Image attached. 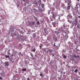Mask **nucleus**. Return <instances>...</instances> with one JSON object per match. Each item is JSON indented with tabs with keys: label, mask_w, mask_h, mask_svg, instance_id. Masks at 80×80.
<instances>
[{
	"label": "nucleus",
	"mask_w": 80,
	"mask_h": 80,
	"mask_svg": "<svg viewBox=\"0 0 80 80\" xmlns=\"http://www.w3.org/2000/svg\"><path fill=\"white\" fill-rule=\"evenodd\" d=\"M77 23H78V18L76 16L75 20L72 22V24L73 26L74 25L76 26L77 25Z\"/></svg>",
	"instance_id": "obj_1"
},
{
	"label": "nucleus",
	"mask_w": 80,
	"mask_h": 80,
	"mask_svg": "<svg viewBox=\"0 0 80 80\" xmlns=\"http://www.w3.org/2000/svg\"><path fill=\"white\" fill-rule=\"evenodd\" d=\"M54 33L56 34L57 35H59V34H60V31L59 30H58L55 31H54Z\"/></svg>",
	"instance_id": "obj_2"
},
{
	"label": "nucleus",
	"mask_w": 80,
	"mask_h": 80,
	"mask_svg": "<svg viewBox=\"0 0 80 80\" xmlns=\"http://www.w3.org/2000/svg\"><path fill=\"white\" fill-rule=\"evenodd\" d=\"M38 7L39 8L38 9V12H40V13H42L43 10L42 9V8H41L40 7H39V6H38Z\"/></svg>",
	"instance_id": "obj_3"
},
{
	"label": "nucleus",
	"mask_w": 80,
	"mask_h": 80,
	"mask_svg": "<svg viewBox=\"0 0 80 80\" xmlns=\"http://www.w3.org/2000/svg\"><path fill=\"white\" fill-rule=\"evenodd\" d=\"M9 66V63L8 62L6 61L4 62V66H7V67H8Z\"/></svg>",
	"instance_id": "obj_4"
},
{
	"label": "nucleus",
	"mask_w": 80,
	"mask_h": 80,
	"mask_svg": "<svg viewBox=\"0 0 80 80\" xmlns=\"http://www.w3.org/2000/svg\"><path fill=\"white\" fill-rule=\"evenodd\" d=\"M38 3L39 6H41V5H42V1L41 0H39L38 1Z\"/></svg>",
	"instance_id": "obj_5"
},
{
	"label": "nucleus",
	"mask_w": 80,
	"mask_h": 80,
	"mask_svg": "<svg viewBox=\"0 0 80 80\" xmlns=\"http://www.w3.org/2000/svg\"><path fill=\"white\" fill-rule=\"evenodd\" d=\"M55 17H56V16L54 14H52V18L54 19V20H55Z\"/></svg>",
	"instance_id": "obj_6"
},
{
	"label": "nucleus",
	"mask_w": 80,
	"mask_h": 80,
	"mask_svg": "<svg viewBox=\"0 0 80 80\" xmlns=\"http://www.w3.org/2000/svg\"><path fill=\"white\" fill-rule=\"evenodd\" d=\"M35 22H32L30 23V25H35Z\"/></svg>",
	"instance_id": "obj_7"
},
{
	"label": "nucleus",
	"mask_w": 80,
	"mask_h": 80,
	"mask_svg": "<svg viewBox=\"0 0 80 80\" xmlns=\"http://www.w3.org/2000/svg\"><path fill=\"white\" fill-rule=\"evenodd\" d=\"M32 51L33 52H35V51H36V49L34 48H33L32 49Z\"/></svg>",
	"instance_id": "obj_8"
},
{
	"label": "nucleus",
	"mask_w": 80,
	"mask_h": 80,
	"mask_svg": "<svg viewBox=\"0 0 80 80\" xmlns=\"http://www.w3.org/2000/svg\"><path fill=\"white\" fill-rule=\"evenodd\" d=\"M33 38H35L37 37V36H36V33H34L33 34Z\"/></svg>",
	"instance_id": "obj_9"
},
{
	"label": "nucleus",
	"mask_w": 80,
	"mask_h": 80,
	"mask_svg": "<svg viewBox=\"0 0 80 80\" xmlns=\"http://www.w3.org/2000/svg\"><path fill=\"white\" fill-rule=\"evenodd\" d=\"M62 33H64L65 34H66V33H67V32H66V30H62Z\"/></svg>",
	"instance_id": "obj_10"
},
{
	"label": "nucleus",
	"mask_w": 80,
	"mask_h": 80,
	"mask_svg": "<svg viewBox=\"0 0 80 80\" xmlns=\"http://www.w3.org/2000/svg\"><path fill=\"white\" fill-rule=\"evenodd\" d=\"M73 58H79V56L78 55L76 56L75 55H73Z\"/></svg>",
	"instance_id": "obj_11"
},
{
	"label": "nucleus",
	"mask_w": 80,
	"mask_h": 80,
	"mask_svg": "<svg viewBox=\"0 0 80 80\" xmlns=\"http://www.w3.org/2000/svg\"><path fill=\"white\" fill-rule=\"evenodd\" d=\"M42 50L43 52H45L47 51V49L46 48H42Z\"/></svg>",
	"instance_id": "obj_12"
},
{
	"label": "nucleus",
	"mask_w": 80,
	"mask_h": 80,
	"mask_svg": "<svg viewBox=\"0 0 80 80\" xmlns=\"http://www.w3.org/2000/svg\"><path fill=\"white\" fill-rule=\"evenodd\" d=\"M33 17H34V20H35L36 22H38V18H37L35 17V16H34Z\"/></svg>",
	"instance_id": "obj_13"
},
{
	"label": "nucleus",
	"mask_w": 80,
	"mask_h": 80,
	"mask_svg": "<svg viewBox=\"0 0 80 80\" xmlns=\"http://www.w3.org/2000/svg\"><path fill=\"white\" fill-rule=\"evenodd\" d=\"M34 4L38 6V2L37 1H35L34 2Z\"/></svg>",
	"instance_id": "obj_14"
},
{
	"label": "nucleus",
	"mask_w": 80,
	"mask_h": 80,
	"mask_svg": "<svg viewBox=\"0 0 80 80\" xmlns=\"http://www.w3.org/2000/svg\"><path fill=\"white\" fill-rule=\"evenodd\" d=\"M41 7L42 8H45L44 4H42Z\"/></svg>",
	"instance_id": "obj_15"
},
{
	"label": "nucleus",
	"mask_w": 80,
	"mask_h": 80,
	"mask_svg": "<svg viewBox=\"0 0 80 80\" xmlns=\"http://www.w3.org/2000/svg\"><path fill=\"white\" fill-rule=\"evenodd\" d=\"M70 5H69L67 7V9L68 10H70Z\"/></svg>",
	"instance_id": "obj_16"
},
{
	"label": "nucleus",
	"mask_w": 80,
	"mask_h": 80,
	"mask_svg": "<svg viewBox=\"0 0 80 80\" xmlns=\"http://www.w3.org/2000/svg\"><path fill=\"white\" fill-rule=\"evenodd\" d=\"M55 50H58V47L57 46H56V47H54Z\"/></svg>",
	"instance_id": "obj_17"
},
{
	"label": "nucleus",
	"mask_w": 80,
	"mask_h": 80,
	"mask_svg": "<svg viewBox=\"0 0 80 80\" xmlns=\"http://www.w3.org/2000/svg\"><path fill=\"white\" fill-rule=\"evenodd\" d=\"M22 71H27V69H26V68H22Z\"/></svg>",
	"instance_id": "obj_18"
},
{
	"label": "nucleus",
	"mask_w": 80,
	"mask_h": 80,
	"mask_svg": "<svg viewBox=\"0 0 80 80\" xmlns=\"http://www.w3.org/2000/svg\"><path fill=\"white\" fill-rule=\"evenodd\" d=\"M19 55H20V57H22L23 56V54H22V53H21V52H20L19 53Z\"/></svg>",
	"instance_id": "obj_19"
},
{
	"label": "nucleus",
	"mask_w": 80,
	"mask_h": 80,
	"mask_svg": "<svg viewBox=\"0 0 80 80\" xmlns=\"http://www.w3.org/2000/svg\"><path fill=\"white\" fill-rule=\"evenodd\" d=\"M36 23V24H38V25H40V22L38 21Z\"/></svg>",
	"instance_id": "obj_20"
},
{
	"label": "nucleus",
	"mask_w": 80,
	"mask_h": 80,
	"mask_svg": "<svg viewBox=\"0 0 80 80\" xmlns=\"http://www.w3.org/2000/svg\"><path fill=\"white\" fill-rule=\"evenodd\" d=\"M63 58H67V55H64L63 57Z\"/></svg>",
	"instance_id": "obj_21"
},
{
	"label": "nucleus",
	"mask_w": 80,
	"mask_h": 80,
	"mask_svg": "<svg viewBox=\"0 0 80 80\" xmlns=\"http://www.w3.org/2000/svg\"><path fill=\"white\" fill-rule=\"evenodd\" d=\"M5 57L6 58H9V55L7 56L6 55H5Z\"/></svg>",
	"instance_id": "obj_22"
},
{
	"label": "nucleus",
	"mask_w": 80,
	"mask_h": 80,
	"mask_svg": "<svg viewBox=\"0 0 80 80\" xmlns=\"http://www.w3.org/2000/svg\"><path fill=\"white\" fill-rule=\"evenodd\" d=\"M52 25H56V22H53Z\"/></svg>",
	"instance_id": "obj_23"
},
{
	"label": "nucleus",
	"mask_w": 80,
	"mask_h": 80,
	"mask_svg": "<svg viewBox=\"0 0 80 80\" xmlns=\"http://www.w3.org/2000/svg\"><path fill=\"white\" fill-rule=\"evenodd\" d=\"M77 72H78V69L77 68L76 70H75L74 72L75 73H77Z\"/></svg>",
	"instance_id": "obj_24"
},
{
	"label": "nucleus",
	"mask_w": 80,
	"mask_h": 80,
	"mask_svg": "<svg viewBox=\"0 0 80 80\" xmlns=\"http://www.w3.org/2000/svg\"><path fill=\"white\" fill-rule=\"evenodd\" d=\"M68 3H72V1L71 0H68Z\"/></svg>",
	"instance_id": "obj_25"
},
{
	"label": "nucleus",
	"mask_w": 80,
	"mask_h": 80,
	"mask_svg": "<svg viewBox=\"0 0 80 80\" xmlns=\"http://www.w3.org/2000/svg\"><path fill=\"white\" fill-rule=\"evenodd\" d=\"M30 55L31 57H33V54L31 52L30 53Z\"/></svg>",
	"instance_id": "obj_26"
},
{
	"label": "nucleus",
	"mask_w": 80,
	"mask_h": 80,
	"mask_svg": "<svg viewBox=\"0 0 80 80\" xmlns=\"http://www.w3.org/2000/svg\"><path fill=\"white\" fill-rule=\"evenodd\" d=\"M48 51L49 52V53H51V52H52V50H51L49 49Z\"/></svg>",
	"instance_id": "obj_27"
},
{
	"label": "nucleus",
	"mask_w": 80,
	"mask_h": 80,
	"mask_svg": "<svg viewBox=\"0 0 80 80\" xmlns=\"http://www.w3.org/2000/svg\"><path fill=\"white\" fill-rule=\"evenodd\" d=\"M33 11H34V12H37V10H36V9H33Z\"/></svg>",
	"instance_id": "obj_28"
},
{
	"label": "nucleus",
	"mask_w": 80,
	"mask_h": 80,
	"mask_svg": "<svg viewBox=\"0 0 80 80\" xmlns=\"http://www.w3.org/2000/svg\"><path fill=\"white\" fill-rule=\"evenodd\" d=\"M0 80H3V78L1 76H0Z\"/></svg>",
	"instance_id": "obj_29"
},
{
	"label": "nucleus",
	"mask_w": 80,
	"mask_h": 80,
	"mask_svg": "<svg viewBox=\"0 0 80 80\" xmlns=\"http://www.w3.org/2000/svg\"><path fill=\"white\" fill-rule=\"evenodd\" d=\"M53 47H56V46H56V45H55V43H54V44H53Z\"/></svg>",
	"instance_id": "obj_30"
},
{
	"label": "nucleus",
	"mask_w": 80,
	"mask_h": 80,
	"mask_svg": "<svg viewBox=\"0 0 80 80\" xmlns=\"http://www.w3.org/2000/svg\"><path fill=\"white\" fill-rule=\"evenodd\" d=\"M42 47L41 45H40L39 46V48H40V49H42Z\"/></svg>",
	"instance_id": "obj_31"
},
{
	"label": "nucleus",
	"mask_w": 80,
	"mask_h": 80,
	"mask_svg": "<svg viewBox=\"0 0 80 80\" xmlns=\"http://www.w3.org/2000/svg\"><path fill=\"white\" fill-rule=\"evenodd\" d=\"M8 60H10V61H11V62H12V60L10 59V57H9V58H8Z\"/></svg>",
	"instance_id": "obj_32"
},
{
	"label": "nucleus",
	"mask_w": 80,
	"mask_h": 80,
	"mask_svg": "<svg viewBox=\"0 0 80 80\" xmlns=\"http://www.w3.org/2000/svg\"><path fill=\"white\" fill-rule=\"evenodd\" d=\"M63 27H64V28L65 29V25H63Z\"/></svg>",
	"instance_id": "obj_33"
},
{
	"label": "nucleus",
	"mask_w": 80,
	"mask_h": 80,
	"mask_svg": "<svg viewBox=\"0 0 80 80\" xmlns=\"http://www.w3.org/2000/svg\"><path fill=\"white\" fill-rule=\"evenodd\" d=\"M78 28H80V27L78 25Z\"/></svg>",
	"instance_id": "obj_34"
},
{
	"label": "nucleus",
	"mask_w": 80,
	"mask_h": 80,
	"mask_svg": "<svg viewBox=\"0 0 80 80\" xmlns=\"http://www.w3.org/2000/svg\"><path fill=\"white\" fill-rule=\"evenodd\" d=\"M70 3L69 2H68V5H70Z\"/></svg>",
	"instance_id": "obj_35"
},
{
	"label": "nucleus",
	"mask_w": 80,
	"mask_h": 80,
	"mask_svg": "<svg viewBox=\"0 0 80 80\" xmlns=\"http://www.w3.org/2000/svg\"><path fill=\"white\" fill-rule=\"evenodd\" d=\"M42 74L41 73V74H40V76H41V77H42Z\"/></svg>",
	"instance_id": "obj_36"
},
{
	"label": "nucleus",
	"mask_w": 80,
	"mask_h": 80,
	"mask_svg": "<svg viewBox=\"0 0 80 80\" xmlns=\"http://www.w3.org/2000/svg\"><path fill=\"white\" fill-rule=\"evenodd\" d=\"M13 55H14L13 54H12L11 56V57H13Z\"/></svg>",
	"instance_id": "obj_37"
},
{
	"label": "nucleus",
	"mask_w": 80,
	"mask_h": 80,
	"mask_svg": "<svg viewBox=\"0 0 80 80\" xmlns=\"http://www.w3.org/2000/svg\"><path fill=\"white\" fill-rule=\"evenodd\" d=\"M27 80H30V78H27Z\"/></svg>",
	"instance_id": "obj_38"
},
{
	"label": "nucleus",
	"mask_w": 80,
	"mask_h": 80,
	"mask_svg": "<svg viewBox=\"0 0 80 80\" xmlns=\"http://www.w3.org/2000/svg\"><path fill=\"white\" fill-rule=\"evenodd\" d=\"M78 18H80V16H78Z\"/></svg>",
	"instance_id": "obj_39"
},
{
	"label": "nucleus",
	"mask_w": 80,
	"mask_h": 80,
	"mask_svg": "<svg viewBox=\"0 0 80 80\" xmlns=\"http://www.w3.org/2000/svg\"><path fill=\"white\" fill-rule=\"evenodd\" d=\"M48 51H47V53H48Z\"/></svg>",
	"instance_id": "obj_40"
},
{
	"label": "nucleus",
	"mask_w": 80,
	"mask_h": 80,
	"mask_svg": "<svg viewBox=\"0 0 80 80\" xmlns=\"http://www.w3.org/2000/svg\"><path fill=\"white\" fill-rule=\"evenodd\" d=\"M77 51H79L78 49H77Z\"/></svg>",
	"instance_id": "obj_41"
},
{
	"label": "nucleus",
	"mask_w": 80,
	"mask_h": 80,
	"mask_svg": "<svg viewBox=\"0 0 80 80\" xmlns=\"http://www.w3.org/2000/svg\"><path fill=\"white\" fill-rule=\"evenodd\" d=\"M12 58H11V60H12Z\"/></svg>",
	"instance_id": "obj_42"
},
{
	"label": "nucleus",
	"mask_w": 80,
	"mask_h": 80,
	"mask_svg": "<svg viewBox=\"0 0 80 80\" xmlns=\"http://www.w3.org/2000/svg\"><path fill=\"white\" fill-rule=\"evenodd\" d=\"M77 1H78V2H79V1H80V0H77Z\"/></svg>",
	"instance_id": "obj_43"
},
{
	"label": "nucleus",
	"mask_w": 80,
	"mask_h": 80,
	"mask_svg": "<svg viewBox=\"0 0 80 80\" xmlns=\"http://www.w3.org/2000/svg\"><path fill=\"white\" fill-rule=\"evenodd\" d=\"M65 63V62H63V64H64Z\"/></svg>",
	"instance_id": "obj_44"
},
{
	"label": "nucleus",
	"mask_w": 80,
	"mask_h": 80,
	"mask_svg": "<svg viewBox=\"0 0 80 80\" xmlns=\"http://www.w3.org/2000/svg\"><path fill=\"white\" fill-rule=\"evenodd\" d=\"M52 56H55V55L53 54Z\"/></svg>",
	"instance_id": "obj_45"
},
{
	"label": "nucleus",
	"mask_w": 80,
	"mask_h": 80,
	"mask_svg": "<svg viewBox=\"0 0 80 80\" xmlns=\"http://www.w3.org/2000/svg\"><path fill=\"white\" fill-rule=\"evenodd\" d=\"M13 62H14L13 61H12V63H13Z\"/></svg>",
	"instance_id": "obj_46"
},
{
	"label": "nucleus",
	"mask_w": 80,
	"mask_h": 80,
	"mask_svg": "<svg viewBox=\"0 0 80 80\" xmlns=\"http://www.w3.org/2000/svg\"><path fill=\"white\" fill-rule=\"evenodd\" d=\"M28 32H30V31H28Z\"/></svg>",
	"instance_id": "obj_47"
},
{
	"label": "nucleus",
	"mask_w": 80,
	"mask_h": 80,
	"mask_svg": "<svg viewBox=\"0 0 80 80\" xmlns=\"http://www.w3.org/2000/svg\"><path fill=\"white\" fill-rule=\"evenodd\" d=\"M46 27H47V25H46Z\"/></svg>",
	"instance_id": "obj_48"
},
{
	"label": "nucleus",
	"mask_w": 80,
	"mask_h": 80,
	"mask_svg": "<svg viewBox=\"0 0 80 80\" xmlns=\"http://www.w3.org/2000/svg\"><path fill=\"white\" fill-rule=\"evenodd\" d=\"M28 34H30V33H28Z\"/></svg>",
	"instance_id": "obj_49"
},
{
	"label": "nucleus",
	"mask_w": 80,
	"mask_h": 80,
	"mask_svg": "<svg viewBox=\"0 0 80 80\" xmlns=\"http://www.w3.org/2000/svg\"><path fill=\"white\" fill-rule=\"evenodd\" d=\"M51 21H53V20H51Z\"/></svg>",
	"instance_id": "obj_50"
},
{
	"label": "nucleus",
	"mask_w": 80,
	"mask_h": 80,
	"mask_svg": "<svg viewBox=\"0 0 80 80\" xmlns=\"http://www.w3.org/2000/svg\"><path fill=\"white\" fill-rule=\"evenodd\" d=\"M25 64H27V62H26Z\"/></svg>",
	"instance_id": "obj_51"
},
{
	"label": "nucleus",
	"mask_w": 80,
	"mask_h": 80,
	"mask_svg": "<svg viewBox=\"0 0 80 80\" xmlns=\"http://www.w3.org/2000/svg\"><path fill=\"white\" fill-rule=\"evenodd\" d=\"M9 54H10V52H9Z\"/></svg>",
	"instance_id": "obj_52"
},
{
	"label": "nucleus",
	"mask_w": 80,
	"mask_h": 80,
	"mask_svg": "<svg viewBox=\"0 0 80 80\" xmlns=\"http://www.w3.org/2000/svg\"><path fill=\"white\" fill-rule=\"evenodd\" d=\"M61 73H62V72H61Z\"/></svg>",
	"instance_id": "obj_53"
},
{
	"label": "nucleus",
	"mask_w": 80,
	"mask_h": 80,
	"mask_svg": "<svg viewBox=\"0 0 80 80\" xmlns=\"http://www.w3.org/2000/svg\"><path fill=\"white\" fill-rule=\"evenodd\" d=\"M61 29H62V28H61Z\"/></svg>",
	"instance_id": "obj_54"
},
{
	"label": "nucleus",
	"mask_w": 80,
	"mask_h": 80,
	"mask_svg": "<svg viewBox=\"0 0 80 80\" xmlns=\"http://www.w3.org/2000/svg\"><path fill=\"white\" fill-rule=\"evenodd\" d=\"M64 74H65V72H64Z\"/></svg>",
	"instance_id": "obj_55"
},
{
	"label": "nucleus",
	"mask_w": 80,
	"mask_h": 80,
	"mask_svg": "<svg viewBox=\"0 0 80 80\" xmlns=\"http://www.w3.org/2000/svg\"><path fill=\"white\" fill-rule=\"evenodd\" d=\"M56 39H57V38H56Z\"/></svg>",
	"instance_id": "obj_56"
},
{
	"label": "nucleus",
	"mask_w": 80,
	"mask_h": 80,
	"mask_svg": "<svg viewBox=\"0 0 80 80\" xmlns=\"http://www.w3.org/2000/svg\"><path fill=\"white\" fill-rule=\"evenodd\" d=\"M9 51V52H10V50Z\"/></svg>",
	"instance_id": "obj_57"
},
{
	"label": "nucleus",
	"mask_w": 80,
	"mask_h": 80,
	"mask_svg": "<svg viewBox=\"0 0 80 80\" xmlns=\"http://www.w3.org/2000/svg\"><path fill=\"white\" fill-rule=\"evenodd\" d=\"M59 47H60V45L59 46Z\"/></svg>",
	"instance_id": "obj_58"
},
{
	"label": "nucleus",
	"mask_w": 80,
	"mask_h": 80,
	"mask_svg": "<svg viewBox=\"0 0 80 80\" xmlns=\"http://www.w3.org/2000/svg\"><path fill=\"white\" fill-rule=\"evenodd\" d=\"M61 78H60V79Z\"/></svg>",
	"instance_id": "obj_59"
}]
</instances>
